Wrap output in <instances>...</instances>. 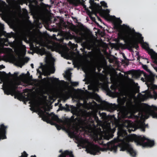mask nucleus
<instances>
[{"instance_id":"1","label":"nucleus","mask_w":157,"mask_h":157,"mask_svg":"<svg viewBox=\"0 0 157 157\" xmlns=\"http://www.w3.org/2000/svg\"><path fill=\"white\" fill-rule=\"evenodd\" d=\"M121 39L123 40L125 44H123L121 43L120 44L121 48L123 49H128L129 50H131L133 48H135L137 50L139 48L138 44H142V48L147 50L149 49L148 45L147 43H144L143 40L144 37L142 36V34L138 33H135V36L138 39L137 40L132 41V38L130 35L127 33H123L121 34Z\"/></svg>"},{"instance_id":"2","label":"nucleus","mask_w":157,"mask_h":157,"mask_svg":"<svg viewBox=\"0 0 157 157\" xmlns=\"http://www.w3.org/2000/svg\"><path fill=\"white\" fill-rule=\"evenodd\" d=\"M99 110L101 107L107 110L108 111L112 112L115 110V108L112 104H109L105 101H102L101 97L99 96ZM99 115L105 123L108 122L109 120V116H107L105 113H101L99 110Z\"/></svg>"},{"instance_id":"3","label":"nucleus","mask_w":157,"mask_h":157,"mask_svg":"<svg viewBox=\"0 0 157 157\" xmlns=\"http://www.w3.org/2000/svg\"><path fill=\"white\" fill-rule=\"evenodd\" d=\"M130 138L132 141H134L137 145L142 146L143 147H152L155 144L153 140H151L146 138L144 136H137L135 134L131 135Z\"/></svg>"},{"instance_id":"4","label":"nucleus","mask_w":157,"mask_h":157,"mask_svg":"<svg viewBox=\"0 0 157 157\" xmlns=\"http://www.w3.org/2000/svg\"><path fill=\"white\" fill-rule=\"evenodd\" d=\"M105 19L106 20L112 22L113 25V28L114 29L116 30L117 31L119 32L118 34L119 36L120 37V38L121 39V34L123 33H127L128 35H130L127 33H124L121 31V27L123 26L124 27H126L127 28H129V27L126 25L125 24H123L122 25L121 24L122 23V21L120 19V18H116L115 16H112L110 15L108 16Z\"/></svg>"},{"instance_id":"5","label":"nucleus","mask_w":157,"mask_h":157,"mask_svg":"<svg viewBox=\"0 0 157 157\" xmlns=\"http://www.w3.org/2000/svg\"><path fill=\"white\" fill-rule=\"evenodd\" d=\"M89 2L90 4L89 8L91 10V11L86 8L85 5H83V8L85 9L86 13L91 20L94 21L95 20V17H93L92 16L93 15H95L98 19V16L97 15L98 13V4L95 2L94 0H89Z\"/></svg>"},{"instance_id":"6","label":"nucleus","mask_w":157,"mask_h":157,"mask_svg":"<svg viewBox=\"0 0 157 157\" xmlns=\"http://www.w3.org/2000/svg\"><path fill=\"white\" fill-rule=\"evenodd\" d=\"M39 117L42 118V119L44 121L49 123L51 121H55L59 122L62 121L60 119L58 116L56 115L53 113L49 114L48 112H44L41 111L39 113Z\"/></svg>"},{"instance_id":"7","label":"nucleus","mask_w":157,"mask_h":157,"mask_svg":"<svg viewBox=\"0 0 157 157\" xmlns=\"http://www.w3.org/2000/svg\"><path fill=\"white\" fill-rule=\"evenodd\" d=\"M18 85L11 82H6L3 84L2 90L5 94L13 96L16 93V90L18 88Z\"/></svg>"},{"instance_id":"8","label":"nucleus","mask_w":157,"mask_h":157,"mask_svg":"<svg viewBox=\"0 0 157 157\" xmlns=\"http://www.w3.org/2000/svg\"><path fill=\"white\" fill-rule=\"evenodd\" d=\"M101 4H99V15L105 19L109 15L110 11L109 9L103 10L102 8L103 7L104 8L108 7L107 3L104 1H101L100 2Z\"/></svg>"},{"instance_id":"9","label":"nucleus","mask_w":157,"mask_h":157,"mask_svg":"<svg viewBox=\"0 0 157 157\" xmlns=\"http://www.w3.org/2000/svg\"><path fill=\"white\" fill-rule=\"evenodd\" d=\"M99 42L100 39H99V86L101 84V83L99 82V79H100L99 75H101V74L100 73V71L102 68H103V71H102V72L104 73V71H107L108 69L106 63H100L99 55H100L101 52L100 48V44Z\"/></svg>"},{"instance_id":"10","label":"nucleus","mask_w":157,"mask_h":157,"mask_svg":"<svg viewBox=\"0 0 157 157\" xmlns=\"http://www.w3.org/2000/svg\"><path fill=\"white\" fill-rule=\"evenodd\" d=\"M7 128L8 126L3 124L0 125V140L6 138V135Z\"/></svg>"},{"instance_id":"11","label":"nucleus","mask_w":157,"mask_h":157,"mask_svg":"<svg viewBox=\"0 0 157 157\" xmlns=\"http://www.w3.org/2000/svg\"><path fill=\"white\" fill-rule=\"evenodd\" d=\"M150 73V75H148L143 71H141V74H144L146 82L152 83L155 80L154 75L151 72Z\"/></svg>"},{"instance_id":"12","label":"nucleus","mask_w":157,"mask_h":157,"mask_svg":"<svg viewBox=\"0 0 157 157\" xmlns=\"http://www.w3.org/2000/svg\"><path fill=\"white\" fill-rule=\"evenodd\" d=\"M88 150L91 154L95 155L98 152V145H97L92 144L88 148Z\"/></svg>"},{"instance_id":"13","label":"nucleus","mask_w":157,"mask_h":157,"mask_svg":"<svg viewBox=\"0 0 157 157\" xmlns=\"http://www.w3.org/2000/svg\"><path fill=\"white\" fill-rule=\"evenodd\" d=\"M58 157H74V156L72 151L66 150L63 152H62Z\"/></svg>"},{"instance_id":"14","label":"nucleus","mask_w":157,"mask_h":157,"mask_svg":"<svg viewBox=\"0 0 157 157\" xmlns=\"http://www.w3.org/2000/svg\"><path fill=\"white\" fill-rule=\"evenodd\" d=\"M102 128H103V132L104 135H105L107 133L111 130L110 124L108 123L106 124H104Z\"/></svg>"},{"instance_id":"15","label":"nucleus","mask_w":157,"mask_h":157,"mask_svg":"<svg viewBox=\"0 0 157 157\" xmlns=\"http://www.w3.org/2000/svg\"><path fill=\"white\" fill-rule=\"evenodd\" d=\"M149 115L152 117V118L157 119V112L153 110H151L149 112V115H147L145 116L146 119H148L149 117Z\"/></svg>"},{"instance_id":"16","label":"nucleus","mask_w":157,"mask_h":157,"mask_svg":"<svg viewBox=\"0 0 157 157\" xmlns=\"http://www.w3.org/2000/svg\"><path fill=\"white\" fill-rule=\"evenodd\" d=\"M47 68L46 72L48 75H50L51 73L53 74L54 73L55 69L53 65L48 66Z\"/></svg>"},{"instance_id":"17","label":"nucleus","mask_w":157,"mask_h":157,"mask_svg":"<svg viewBox=\"0 0 157 157\" xmlns=\"http://www.w3.org/2000/svg\"><path fill=\"white\" fill-rule=\"evenodd\" d=\"M29 58L28 57H25L23 58H20L19 59L18 62L21 65H23L25 63H27L29 60Z\"/></svg>"},{"instance_id":"18","label":"nucleus","mask_w":157,"mask_h":157,"mask_svg":"<svg viewBox=\"0 0 157 157\" xmlns=\"http://www.w3.org/2000/svg\"><path fill=\"white\" fill-rule=\"evenodd\" d=\"M128 150H129L128 152L129 153L131 156H132L133 157H135L136 156V151L134 150L131 145Z\"/></svg>"},{"instance_id":"19","label":"nucleus","mask_w":157,"mask_h":157,"mask_svg":"<svg viewBox=\"0 0 157 157\" xmlns=\"http://www.w3.org/2000/svg\"><path fill=\"white\" fill-rule=\"evenodd\" d=\"M101 122V121L99 120V136H100V137H99V145H101V144H103V143H100V141L101 140V137H100L101 136V134L102 132L101 130V128L100 126V123Z\"/></svg>"},{"instance_id":"20","label":"nucleus","mask_w":157,"mask_h":157,"mask_svg":"<svg viewBox=\"0 0 157 157\" xmlns=\"http://www.w3.org/2000/svg\"><path fill=\"white\" fill-rule=\"evenodd\" d=\"M130 145L129 144H126L123 145L121 147V150L122 151L127 150L128 151Z\"/></svg>"},{"instance_id":"21","label":"nucleus","mask_w":157,"mask_h":157,"mask_svg":"<svg viewBox=\"0 0 157 157\" xmlns=\"http://www.w3.org/2000/svg\"><path fill=\"white\" fill-rule=\"evenodd\" d=\"M96 67L97 69L98 70V44L96 45Z\"/></svg>"},{"instance_id":"22","label":"nucleus","mask_w":157,"mask_h":157,"mask_svg":"<svg viewBox=\"0 0 157 157\" xmlns=\"http://www.w3.org/2000/svg\"><path fill=\"white\" fill-rule=\"evenodd\" d=\"M2 41L4 43V44L6 46H8V44H9V40L8 38L6 37L5 38H3L2 39Z\"/></svg>"},{"instance_id":"23","label":"nucleus","mask_w":157,"mask_h":157,"mask_svg":"<svg viewBox=\"0 0 157 157\" xmlns=\"http://www.w3.org/2000/svg\"><path fill=\"white\" fill-rule=\"evenodd\" d=\"M71 112L73 113V115L71 117V119L73 120V121H74V119H75V117L74 116V115H75L76 116H78V114L76 112V110H72L71 111Z\"/></svg>"},{"instance_id":"24","label":"nucleus","mask_w":157,"mask_h":157,"mask_svg":"<svg viewBox=\"0 0 157 157\" xmlns=\"http://www.w3.org/2000/svg\"><path fill=\"white\" fill-rule=\"evenodd\" d=\"M13 35V33L12 32H11V33H6L5 34V36L6 37L8 38H10L12 37Z\"/></svg>"},{"instance_id":"25","label":"nucleus","mask_w":157,"mask_h":157,"mask_svg":"<svg viewBox=\"0 0 157 157\" xmlns=\"http://www.w3.org/2000/svg\"><path fill=\"white\" fill-rule=\"evenodd\" d=\"M147 50L148 51V54L151 56V55H153L155 53V52L152 49H150L149 48V49H148Z\"/></svg>"},{"instance_id":"26","label":"nucleus","mask_w":157,"mask_h":157,"mask_svg":"<svg viewBox=\"0 0 157 157\" xmlns=\"http://www.w3.org/2000/svg\"><path fill=\"white\" fill-rule=\"evenodd\" d=\"M7 75V74L5 72L0 71V78H4L5 76Z\"/></svg>"},{"instance_id":"27","label":"nucleus","mask_w":157,"mask_h":157,"mask_svg":"<svg viewBox=\"0 0 157 157\" xmlns=\"http://www.w3.org/2000/svg\"><path fill=\"white\" fill-rule=\"evenodd\" d=\"M136 109L137 112L140 113H142L143 111V109L141 105H139L136 107Z\"/></svg>"},{"instance_id":"28","label":"nucleus","mask_w":157,"mask_h":157,"mask_svg":"<svg viewBox=\"0 0 157 157\" xmlns=\"http://www.w3.org/2000/svg\"><path fill=\"white\" fill-rule=\"evenodd\" d=\"M96 90L98 91V72L96 73Z\"/></svg>"},{"instance_id":"29","label":"nucleus","mask_w":157,"mask_h":157,"mask_svg":"<svg viewBox=\"0 0 157 157\" xmlns=\"http://www.w3.org/2000/svg\"><path fill=\"white\" fill-rule=\"evenodd\" d=\"M142 66L143 68L147 72L149 73H151V71L149 69H148V67L146 65L142 64Z\"/></svg>"},{"instance_id":"30","label":"nucleus","mask_w":157,"mask_h":157,"mask_svg":"<svg viewBox=\"0 0 157 157\" xmlns=\"http://www.w3.org/2000/svg\"><path fill=\"white\" fill-rule=\"evenodd\" d=\"M40 51L42 53V55L46 54L47 53V51L44 48H41Z\"/></svg>"},{"instance_id":"31","label":"nucleus","mask_w":157,"mask_h":157,"mask_svg":"<svg viewBox=\"0 0 157 157\" xmlns=\"http://www.w3.org/2000/svg\"><path fill=\"white\" fill-rule=\"evenodd\" d=\"M151 58L154 60H157V53H155L153 55H151Z\"/></svg>"},{"instance_id":"32","label":"nucleus","mask_w":157,"mask_h":157,"mask_svg":"<svg viewBox=\"0 0 157 157\" xmlns=\"http://www.w3.org/2000/svg\"><path fill=\"white\" fill-rule=\"evenodd\" d=\"M125 122L127 124V127H129L132 125V122L131 121H126Z\"/></svg>"},{"instance_id":"33","label":"nucleus","mask_w":157,"mask_h":157,"mask_svg":"<svg viewBox=\"0 0 157 157\" xmlns=\"http://www.w3.org/2000/svg\"><path fill=\"white\" fill-rule=\"evenodd\" d=\"M71 83L72 86H76L78 85V82H71Z\"/></svg>"},{"instance_id":"34","label":"nucleus","mask_w":157,"mask_h":157,"mask_svg":"<svg viewBox=\"0 0 157 157\" xmlns=\"http://www.w3.org/2000/svg\"><path fill=\"white\" fill-rule=\"evenodd\" d=\"M28 155V154L24 151L23 153H22L21 156H19V157H27Z\"/></svg>"},{"instance_id":"35","label":"nucleus","mask_w":157,"mask_h":157,"mask_svg":"<svg viewBox=\"0 0 157 157\" xmlns=\"http://www.w3.org/2000/svg\"><path fill=\"white\" fill-rule=\"evenodd\" d=\"M96 141H98V128H97L96 130Z\"/></svg>"},{"instance_id":"36","label":"nucleus","mask_w":157,"mask_h":157,"mask_svg":"<svg viewBox=\"0 0 157 157\" xmlns=\"http://www.w3.org/2000/svg\"><path fill=\"white\" fill-rule=\"evenodd\" d=\"M65 95L69 97L71 94V92L70 91H66L65 92Z\"/></svg>"},{"instance_id":"37","label":"nucleus","mask_w":157,"mask_h":157,"mask_svg":"<svg viewBox=\"0 0 157 157\" xmlns=\"http://www.w3.org/2000/svg\"><path fill=\"white\" fill-rule=\"evenodd\" d=\"M154 98L155 100L157 98V92L154 91L153 92Z\"/></svg>"},{"instance_id":"38","label":"nucleus","mask_w":157,"mask_h":157,"mask_svg":"<svg viewBox=\"0 0 157 157\" xmlns=\"http://www.w3.org/2000/svg\"><path fill=\"white\" fill-rule=\"evenodd\" d=\"M117 135L118 136H123V134L122 131H118L117 132Z\"/></svg>"},{"instance_id":"39","label":"nucleus","mask_w":157,"mask_h":157,"mask_svg":"<svg viewBox=\"0 0 157 157\" xmlns=\"http://www.w3.org/2000/svg\"><path fill=\"white\" fill-rule=\"evenodd\" d=\"M98 32H99V36H101V37H103V36L105 35V33H102V35H101V31L99 29Z\"/></svg>"},{"instance_id":"40","label":"nucleus","mask_w":157,"mask_h":157,"mask_svg":"<svg viewBox=\"0 0 157 157\" xmlns=\"http://www.w3.org/2000/svg\"><path fill=\"white\" fill-rule=\"evenodd\" d=\"M95 119L97 123L96 126L97 127H98V117L96 116L95 117Z\"/></svg>"},{"instance_id":"41","label":"nucleus","mask_w":157,"mask_h":157,"mask_svg":"<svg viewBox=\"0 0 157 157\" xmlns=\"http://www.w3.org/2000/svg\"><path fill=\"white\" fill-rule=\"evenodd\" d=\"M79 121V118L78 117H77L76 118H75V119L74 121Z\"/></svg>"},{"instance_id":"42","label":"nucleus","mask_w":157,"mask_h":157,"mask_svg":"<svg viewBox=\"0 0 157 157\" xmlns=\"http://www.w3.org/2000/svg\"><path fill=\"white\" fill-rule=\"evenodd\" d=\"M89 35L90 36H91L92 37H94V38H95V36H94L93 34H92V33L91 32H90L89 33Z\"/></svg>"},{"instance_id":"43","label":"nucleus","mask_w":157,"mask_h":157,"mask_svg":"<svg viewBox=\"0 0 157 157\" xmlns=\"http://www.w3.org/2000/svg\"><path fill=\"white\" fill-rule=\"evenodd\" d=\"M97 29V31L95 32V35H96V36H97V37H98V29H97L96 28H94V29Z\"/></svg>"},{"instance_id":"44","label":"nucleus","mask_w":157,"mask_h":157,"mask_svg":"<svg viewBox=\"0 0 157 157\" xmlns=\"http://www.w3.org/2000/svg\"><path fill=\"white\" fill-rule=\"evenodd\" d=\"M18 73V72H15L14 73V75L15 77H17Z\"/></svg>"},{"instance_id":"45","label":"nucleus","mask_w":157,"mask_h":157,"mask_svg":"<svg viewBox=\"0 0 157 157\" xmlns=\"http://www.w3.org/2000/svg\"><path fill=\"white\" fill-rule=\"evenodd\" d=\"M96 100L97 102H98V94H96Z\"/></svg>"},{"instance_id":"46","label":"nucleus","mask_w":157,"mask_h":157,"mask_svg":"<svg viewBox=\"0 0 157 157\" xmlns=\"http://www.w3.org/2000/svg\"><path fill=\"white\" fill-rule=\"evenodd\" d=\"M54 79V81L55 82L59 81V80L58 78H55Z\"/></svg>"},{"instance_id":"47","label":"nucleus","mask_w":157,"mask_h":157,"mask_svg":"<svg viewBox=\"0 0 157 157\" xmlns=\"http://www.w3.org/2000/svg\"><path fill=\"white\" fill-rule=\"evenodd\" d=\"M96 111L97 112H98V104L96 105Z\"/></svg>"},{"instance_id":"48","label":"nucleus","mask_w":157,"mask_h":157,"mask_svg":"<svg viewBox=\"0 0 157 157\" xmlns=\"http://www.w3.org/2000/svg\"><path fill=\"white\" fill-rule=\"evenodd\" d=\"M57 128L58 130H60L61 128V127L60 126H58L57 127Z\"/></svg>"},{"instance_id":"49","label":"nucleus","mask_w":157,"mask_h":157,"mask_svg":"<svg viewBox=\"0 0 157 157\" xmlns=\"http://www.w3.org/2000/svg\"><path fill=\"white\" fill-rule=\"evenodd\" d=\"M0 68H5V66L3 65L0 66Z\"/></svg>"},{"instance_id":"50","label":"nucleus","mask_w":157,"mask_h":157,"mask_svg":"<svg viewBox=\"0 0 157 157\" xmlns=\"http://www.w3.org/2000/svg\"><path fill=\"white\" fill-rule=\"evenodd\" d=\"M66 106L68 108V110L70 111V109H69V106L67 105V104H66Z\"/></svg>"},{"instance_id":"51","label":"nucleus","mask_w":157,"mask_h":157,"mask_svg":"<svg viewBox=\"0 0 157 157\" xmlns=\"http://www.w3.org/2000/svg\"><path fill=\"white\" fill-rule=\"evenodd\" d=\"M153 63L157 65V60H154L153 61Z\"/></svg>"},{"instance_id":"52","label":"nucleus","mask_w":157,"mask_h":157,"mask_svg":"<svg viewBox=\"0 0 157 157\" xmlns=\"http://www.w3.org/2000/svg\"><path fill=\"white\" fill-rule=\"evenodd\" d=\"M37 72L40 74H41V72L40 71V70H37Z\"/></svg>"},{"instance_id":"53","label":"nucleus","mask_w":157,"mask_h":157,"mask_svg":"<svg viewBox=\"0 0 157 157\" xmlns=\"http://www.w3.org/2000/svg\"><path fill=\"white\" fill-rule=\"evenodd\" d=\"M123 58L125 59H126V57H125V55L124 53L123 54Z\"/></svg>"},{"instance_id":"54","label":"nucleus","mask_w":157,"mask_h":157,"mask_svg":"<svg viewBox=\"0 0 157 157\" xmlns=\"http://www.w3.org/2000/svg\"><path fill=\"white\" fill-rule=\"evenodd\" d=\"M140 56H138V57H137V60H140Z\"/></svg>"},{"instance_id":"55","label":"nucleus","mask_w":157,"mask_h":157,"mask_svg":"<svg viewBox=\"0 0 157 157\" xmlns=\"http://www.w3.org/2000/svg\"><path fill=\"white\" fill-rule=\"evenodd\" d=\"M154 69L157 72V67H154Z\"/></svg>"},{"instance_id":"56","label":"nucleus","mask_w":157,"mask_h":157,"mask_svg":"<svg viewBox=\"0 0 157 157\" xmlns=\"http://www.w3.org/2000/svg\"><path fill=\"white\" fill-rule=\"evenodd\" d=\"M31 67L32 68H33L34 67H33V63L31 64Z\"/></svg>"},{"instance_id":"57","label":"nucleus","mask_w":157,"mask_h":157,"mask_svg":"<svg viewBox=\"0 0 157 157\" xmlns=\"http://www.w3.org/2000/svg\"><path fill=\"white\" fill-rule=\"evenodd\" d=\"M31 157H36V155H31Z\"/></svg>"},{"instance_id":"58","label":"nucleus","mask_w":157,"mask_h":157,"mask_svg":"<svg viewBox=\"0 0 157 157\" xmlns=\"http://www.w3.org/2000/svg\"><path fill=\"white\" fill-rule=\"evenodd\" d=\"M99 28H102V26H101L99 24Z\"/></svg>"},{"instance_id":"59","label":"nucleus","mask_w":157,"mask_h":157,"mask_svg":"<svg viewBox=\"0 0 157 157\" xmlns=\"http://www.w3.org/2000/svg\"><path fill=\"white\" fill-rule=\"evenodd\" d=\"M99 21H101V20L99 17Z\"/></svg>"},{"instance_id":"60","label":"nucleus","mask_w":157,"mask_h":157,"mask_svg":"<svg viewBox=\"0 0 157 157\" xmlns=\"http://www.w3.org/2000/svg\"><path fill=\"white\" fill-rule=\"evenodd\" d=\"M8 74L10 75H12L11 74L10 72Z\"/></svg>"},{"instance_id":"61","label":"nucleus","mask_w":157,"mask_h":157,"mask_svg":"<svg viewBox=\"0 0 157 157\" xmlns=\"http://www.w3.org/2000/svg\"><path fill=\"white\" fill-rule=\"evenodd\" d=\"M98 149H99V150H100L101 149V148L99 147Z\"/></svg>"},{"instance_id":"62","label":"nucleus","mask_w":157,"mask_h":157,"mask_svg":"<svg viewBox=\"0 0 157 157\" xmlns=\"http://www.w3.org/2000/svg\"><path fill=\"white\" fill-rule=\"evenodd\" d=\"M96 24L97 26H98V23L96 22Z\"/></svg>"},{"instance_id":"63","label":"nucleus","mask_w":157,"mask_h":157,"mask_svg":"<svg viewBox=\"0 0 157 157\" xmlns=\"http://www.w3.org/2000/svg\"><path fill=\"white\" fill-rule=\"evenodd\" d=\"M96 43H98V39H96Z\"/></svg>"},{"instance_id":"64","label":"nucleus","mask_w":157,"mask_h":157,"mask_svg":"<svg viewBox=\"0 0 157 157\" xmlns=\"http://www.w3.org/2000/svg\"><path fill=\"white\" fill-rule=\"evenodd\" d=\"M27 74H28V75H30V74H29V72L28 71V72H27Z\"/></svg>"}]
</instances>
